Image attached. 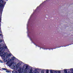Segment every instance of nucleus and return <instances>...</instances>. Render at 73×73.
Masks as SVG:
<instances>
[{"instance_id": "1", "label": "nucleus", "mask_w": 73, "mask_h": 73, "mask_svg": "<svg viewBox=\"0 0 73 73\" xmlns=\"http://www.w3.org/2000/svg\"><path fill=\"white\" fill-rule=\"evenodd\" d=\"M1 46H0V56L2 57H3L4 59V62H6L8 61L7 63V64L9 66L11 67L12 65V62L9 61L11 57V54H8L7 52H4V49H6L7 48V47L6 46H3L1 48Z\"/></svg>"}, {"instance_id": "2", "label": "nucleus", "mask_w": 73, "mask_h": 73, "mask_svg": "<svg viewBox=\"0 0 73 73\" xmlns=\"http://www.w3.org/2000/svg\"><path fill=\"white\" fill-rule=\"evenodd\" d=\"M20 66V64L18 63L15 68V65H13L12 67V68L15 69L16 70H18L19 73H32V68H31L29 70H28V65H25L23 66V68L25 67V70L24 69H21V68L19 67Z\"/></svg>"}, {"instance_id": "3", "label": "nucleus", "mask_w": 73, "mask_h": 73, "mask_svg": "<svg viewBox=\"0 0 73 73\" xmlns=\"http://www.w3.org/2000/svg\"><path fill=\"white\" fill-rule=\"evenodd\" d=\"M1 1V4L0 5V6L1 7H3V3H4V1L2 0H0Z\"/></svg>"}, {"instance_id": "4", "label": "nucleus", "mask_w": 73, "mask_h": 73, "mask_svg": "<svg viewBox=\"0 0 73 73\" xmlns=\"http://www.w3.org/2000/svg\"><path fill=\"white\" fill-rule=\"evenodd\" d=\"M15 57H12L11 58L10 60V61H13L14 60H15Z\"/></svg>"}, {"instance_id": "5", "label": "nucleus", "mask_w": 73, "mask_h": 73, "mask_svg": "<svg viewBox=\"0 0 73 73\" xmlns=\"http://www.w3.org/2000/svg\"><path fill=\"white\" fill-rule=\"evenodd\" d=\"M12 73H17V72L16 71H15V70L13 71H12Z\"/></svg>"}, {"instance_id": "6", "label": "nucleus", "mask_w": 73, "mask_h": 73, "mask_svg": "<svg viewBox=\"0 0 73 73\" xmlns=\"http://www.w3.org/2000/svg\"><path fill=\"white\" fill-rule=\"evenodd\" d=\"M6 72H7V73H11V72L9 71V70H7L6 71Z\"/></svg>"}, {"instance_id": "7", "label": "nucleus", "mask_w": 73, "mask_h": 73, "mask_svg": "<svg viewBox=\"0 0 73 73\" xmlns=\"http://www.w3.org/2000/svg\"><path fill=\"white\" fill-rule=\"evenodd\" d=\"M2 69L3 70H6V69H5V68H2Z\"/></svg>"}, {"instance_id": "8", "label": "nucleus", "mask_w": 73, "mask_h": 73, "mask_svg": "<svg viewBox=\"0 0 73 73\" xmlns=\"http://www.w3.org/2000/svg\"><path fill=\"white\" fill-rule=\"evenodd\" d=\"M64 72H65V73H68L66 71H65V70H64Z\"/></svg>"}, {"instance_id": "9", "label": "nucleus", "mask_w": 73, "mask_h": 73, "mask_svg": "<svg viewBox=\"0 0 73 73\" xmlns=\"http://www.w3.org/2000/svg\"><path fill=\"white\" fill-rule=\"evenodd\" d=\"M70 70H71V71H73V69H70Z\"/></svg>"}, {"instance_id": "10", "label": "nucleus", "mask_w": 73, "mask_h": 73, "mask_svg": "<svg viewBox=\"0 0 73 73\" xmlns=\"http://www.w3.org/2000/svg\"><path fill=\"white\" fill-rule=\"evenodd\" d=\"M2 42V40H0V42Z\"/></svg>"}, {"instance_id": "11", "label": "nucleus", "mask_w": 73, "mask_h": 73, "mask_svg": "<svg viewBox=\"0 0 73 73\" xmlns=\"http://www.w3.org/2000/svg\"><path fill=\"white\" fill-rule=\"evenodd\" d=\"M68 73H70V71H68ZM71 73H73V72H72Z\"/></svg>"}, {"instance_id": "12", "label": "nucleus", "mask_w": 73, "mask_h": 73, "mask_svg": "<svg viewBox=\"0 0 73 73\" xmlns=\"http://www.w3.org/2000/svg\"><path fill=\"white\" fill-rule=\"evenodd\" d=\"M58 73H61V72H60V71H58Z\"/></svg>"}, {"instance_id": "13", "label": "nucleus", "mask_w": 73, "mask_h": 73, "mask_svg": "<svg viewBox=\"0 0 73 73\" xmlns=\"http://www.w3.org/2000/svg\"><path fill=\"white\" fill-rule=\"evenodd\" d=\"M0 61H1V62H1V63L3 62V61H1V60H0Z\"/></svg>"}, {"instance_id": "14", "label": "nucleus", "mask_w": 73, "mask_h": 73, "mask_svg": "<svg viewBox=\"0 0 73 73\" xmlns=\"http://www.w3.org/2000/svg\"><path fill=\"white\" fill-rule=\"evenodd\" d=\"M0 36H1V34H0Z\"/></svg>"}]
</instances>
